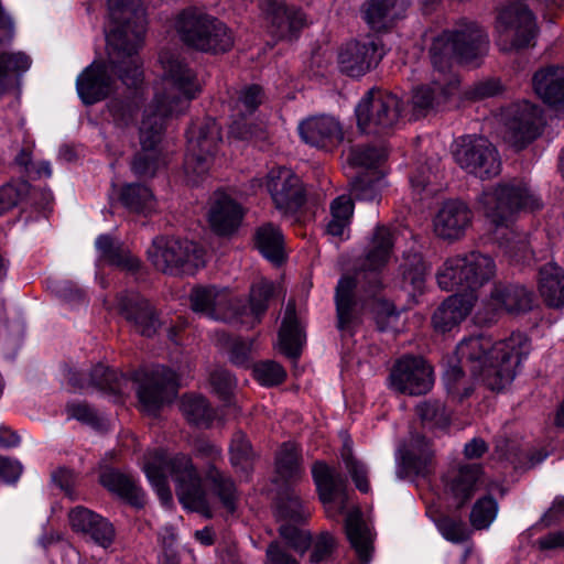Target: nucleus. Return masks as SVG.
Here are the masks:
<instances>
[{
	"mask_svg": "<svg viewBox=\"0 0 564 564\" xmlns=\"http://www.w3.org/2000/svg\"><path fill=\"white\" fill-rule=\"evenodd\" d=\"M416 413L423 425L434 429L446 426L448 419L444 405L438 401H425L416 406Z\"/></svg>",
	"mask_w": 564,
	"mask_h": 564,
	"instance_id": "obj_51",
	"label": "nucleus"
},
{
	"mask_svg": "<svg viewBox=\"0 0 564 564\" xmlns=\"http://www.w3.org/2000/svg\"><path fill=\"white\" fill-rule=\"evenodd\" d=\"M425 263L420 256H413L409 263L403 265V279L408 281L415 290H420L425 280Z\"/></svg>",
	"mask_w": 564,
	"mask_h": 564,
	"instance_id": "obj_59",
	"label": "nucleus"
},
{
	"mask_svg": "<svg viewBox=\"0 0 564 564\" xmlns=\"http://www.w3.org/2000/svg\"><path fill=\"white\" fill-rule=\"evenodd\" d=\"M313 479L318 490L319 498L330 516V505L337 496L344 498L346 488L345 478L323 462H316L312 468Z\"/></svg>",
	"mask_w": 564,
	"mask_h": 564,
	"instance_id": "obj_33",
	"label": "nucleus"
},
{
	"mask_svg": "<svg viewBox=\"0 0 564 564\" xmlns=\"http://www.w3.org/2000/svg\"><path fill=\"white\" fill-rule=\"evenodd\" d=\"M191 306L194 312L227 323L236 322L238 311L234 308V296L226 290L215 286H198L191 293Z\"/></svg>",
	"mask_w": 564,
	"mask_h": 564,
	"instance_id": "obj_19",
	"label": "nucleus"
},
{
	"mask_svg": "<svg viewBox=\"0 0 564 564\" xmlns=\"http://www.w3.org/2000/svg\"><path fill=\"white\" fill-rule=\"evenodd\" d=\"M347 536L355 549L360 562L368 564L372 550L371 533L359 514L350 513L346 519Z\"/></svg>",
	"mask_w": 564,
	"mask_h": 564,
	"instance_id": "obj_39",
	"label": "nucleus"
},
{
	"mask_svg": "<svg viewBox=\"0 0 564 564\" xmlns=\"http://www.w3.org/2000/svg\"><path fill=\"white\" fill-rule=\"evenodd\" d=\"M479 204L489 223L495 227V239L510 257L527 249L522 237L511 227L513 216L520 212H534L543 207L538 193L524 181L512 180L482 192Z\"/></svg>",
	"mask_w": 564,
	"mask_h": 564,
	"instance_id": "obj_6",
	"label": "nucleus"
},
{
	"mask_svg": "<svg viewBox=\"0 0 564 564\" xmlns=\"http://www.w3.org/2000/svg\"><path fill=\"white\" fill-rule=\"evenodd\" d=\"M280 534L290 546L301 553H304L311 544L310 533L291 524L281 525Z\"/></svg>",
	"mask_w": 564,
	"mask_h": 564,
	"instance_id": "obj_58",
	"label": "nucleus"
},
{
	"mask_svg": "<svg viewBox=\"0 0 564 564\" xmlns=\"http://www.w3.org/2000/svg\"><path fill=\"white\" fill-rule=\"evenodd\" d=\"M152 264L170 274H194L204 265V251L187 239L158 238L148 251Z\"/></svg>",
	"mask_w": 564,
	"mask_h": 564,
	"instance_id": "obj_10",
	"label": "nucleus"
},
{
	"mask_svg": "<svg viewBox=\"0 0 564 564\" xmlns=\"http://www.w3.org/2000/svg\"><path fill=\"white\" fill-rule=\"evenodd\" d=\"M116 307L137 333L147 337L156 333L160 322L150 303L139 293L122 292L118 294Z\"/></svg>",
	"mask_w": 564,
	"mask_h": 564,
	"instance_id": "obj_24",
	"label": "nucleus"
},
{
	"mask_svg": "<svg viewBox=\"0 0 564 564\" xmlns=\"http://www.w3.org/2000/svg\"><path fill=\"white\" fill-rule=\"evenodd\" d=\"M101 482L109 490L127 499L132 505L143 506L144 492L133 478L111 470L101 475Z\"/></svg>",
	"mask_w": 564,
	"mask_h": 564,
	"instance_id": "obj_40",
	"label": "nucleus"
},
{
	"mask_svg": "<svg viewBox=\"0 0 564 564\" xmlns=\"http://www.w3.org/2000/svg\"><path fill=\"white\" fill-rule=\"evenodd\" d=\"M181 411L189 423L197 426L207 427L215 417L206 399L199 395H184L181 401Z\"/></svg>",
	"mask_w": 564,
	"mask_h": 564,
	"instance_id": "obj_44",
	"label": "nucleus"
},
{
	"mask_svg": "<svg viewBox=\"0 0 564 564\" xmlns=\"http://www.w3.org/2000/svg\"><path fill=\"white\" fill-rule=\"evenodd\" d=\"M529 351V339L521 333L499 341L486 335L464 339L456 348L458 365L451 366L444 373L446 389L453 395L468 397L473 391L464 373L468 369L489 389L501 390L514 379L518 366Z\"/></svg>",
	"mask_w": 564,
	"mask_h": 564,
	"instance_id": "obj_3",
	"label": "nucleus"
},
{
	"mask_svg": "<svg viewBox=\"0 0 564 564\" xmlns=\"http://www.w3.org/2000/svg\"><path fill=\"white\" fill-rule=\"evenodd\" d=\"M176 390V375L164 366L154 367L143 375L137 388L141 410L148 414H155L174 398Z\"/></svg>",
	"mask_w": 564,
	"mask_h": 564,
	"instance_id": "obj_16",
	"label": "nucleus"
},
{
	"mask_svg": "<svg viewBox=\"0 0 564 564\" xmlns=\"http://www.w3.org/2000/svg\"><path fill=\"white\" fill-rule=\"evenodd\" d=\"M276 473L285 481L295 482L302 476L297 448L292 443H284L276 455Z\"/></svg>",
	"mask_w": 564,
	"mask_h": 564,
	"instance_id": "obj_45",
	"label": "nucleus"
},
{
	"mask_svg": "<svg viewBox=\"0 0 564 564\" xmlns=\"http://www.w3.org/2000/svg\"><path fill=\"white\" fill-rule=\"evenodd\" d=\"M143 469L163 505L172 500L167 486L170 475L176 482V495L186 509L212 516L200 478L188 456L177 454L170 457L163 449L150 452L144 456Z\"/></svg>",
	"mask_w": 564,
	"mask_h": 564,
	"instance_id": "obj_7",
	"label": "nucleus"
},
{
	"mask_svg": "<svg viewBox=\"0 0 564 564\" xmlns=\"http://www.w3.org/2000/svg\"><path fill=\"white\" fill-rule=\"evenodd\" d=\"M335 539L329 533H322L314 543L311 555L312 563H319L328 557L335 549Z\"/></svg>",
	"mask_w": 564,
	"mask_h": 564,
	"instance_id": "obj_63",
	"label": "nucleus"
},
{
	"mask_svg": "<svg viewBox=\"0 0 564 564\" xmlns=\"http://www.w3.org/2000/svg\"><path fill=\"white\" fill-rule=\"evenodd\" d=\"M30 65L31 59L24 53H0V95L11 85L9 72H25Z\"/></svg>",
	"mask_w": 564,
	"mask_h": 564,
	"instance_id": "obj_48",
	"label": "nucleus"
},
{
	"mask_svg": "<svg viewBox=\"0 0 564 564\" xmlns=\"http://www.w3.org/2000/svg\"><path fill=\"white\" fill-rule=\"evenodd\" d=\"M383 55L384 51L376 40L351 42L340 51L338 63L346 75L360 77L375 67Z\"/></svg>",
	"mask_w": 564,
	"mask_h": 564,
	"instance_id": "obj_23",
	"label": "nucleus"
},
{
	"mask_svg": "<svg viewBox=\"0 0 564 564\" xmlns=\"http://www.w3.org/2000/svg\"><path fill=\"white\" fill-rule=\"evenodd\" d=\"M231 463L235 466L247 465L252 457V448L245 434H235L230 445Z\"/></svg>",
	"mask_w": 564,
	"mask_h": 564,
	"instance_id": "obj_60",
	"label": "nucleus"
},
{
	"mask_svg": "<svg viewBox=\"0 0 564 564\" xmlns=\"http://www.w3.org/2000/svg\"><path fill=\"white\" fill-rule=\"evenodd\" d=\"M267 178L268 191L280 212L293 213L303 205L305 195L302 182L290 169H272Z\"/></svg>",
	"mask_w": 564,
	"mask_h": 564,
	"instance_id": "obj_18",
	"label": "nucleus"
},
{
	"mask_svg": "<svg viewBox=\"0 0 564 564\" xmlns=\"http://www.w3.org/2000/svg\"><path fill=\"white\" fill-rule=\"evenodd\" d=\"M341 458L357 489L364 494L369 492L368 468L362 462L354 457L352 448L348 442L344 444Z\"/></svg>",
	"mask_w": 564,
	"mask_h": 564,
	"instance_id": "obj_49",
	"label": "nucleus"
},
{
	"mask_svg": "<svg viewBox=\"0 0 564 564\" xmlns=\"http://www.w3.org/2000/svg\"><path fill=\"white\" fill-rule=\"evenodd\" d=\"M393 243L391 230L386 226H377L354 275H345L339 280L335 301L337 327L343 334L352 335L359 323L355 291L358 288L372 291L380 285L379 274L391 258Z\"/></svg>",
	"mask_w": 564,
	"mask_h": 564,
	"instance_id": "obj_5",
	"label": "nucleus"
},
{
	"mask_svg": "<svg viewBox=\"0 0 564 564\" xmlns=\"http://www.w3.org/2000/svg\"><path fill=\"white\" fill-rule=\"evenodd\" d=\"M475 303L476 296L473 294L457 293L449 296L433 315L434 328L441 333L452 330L466 318Z\"/></svg>",
	"mask_w": 564,
	"mask_h": 564,
	"instance_id": "obj_29",
	"label": "nucleus"
},
{
	"mask_svg": "<svg viewBox=\"0 0 564 564\" xmlns=\"http://www.w3.org/2000/svg\"><path fill=\"white\" fill-rule=\"evenodd\" d=\"M261 10L270 32L279 39L293 40L307 25L304 12L296 7L275 0H263Z\"/></svg>",
	"mask_w": 564,
	"mask_h": 564,
	"instance_id": "obj_20",
	"label": "nucleus"
},
{
	"mask_svg": "<svg viewBox=\"0 0 564 564\" xmlns=\"http://www.w3.org/2000/svg\"><path fill=\"white\" fill-rule=\"evenodd\" d=\"M108 110L118 127H127L133 121L137 107L131 101L115 99L108 104Z\"/></svg>",
	"mask_w": 564,
	"mask_h": 564,
	"instance_id": "obj_57",
	"label": "nucleus"
},
{
	"mask_svg": "<svg viewBox=\"0 0 564 564\" xmlns=\"http://www.w3.org/2000/svg\"><path fill=\"white\" fill-rule=\"evenodd\" d=\"M242 218V209L229 195L216 192L210 200L208 221L219 235L232 232Z\"/></svg>",
	"mask_w": 564,
	"mask_h": 564,
	"instance_id": "obj_28",
	"label": "nucleus"
},
{
	"mask_svg": "<svg viewBox=\"0 0 564 564\" xmlns=\"http://www.w3.org/2000/svg\"><path fill=\"white\" fill-rule=\"evenodd\" d=\"M253 375L263 386H275L285 378L284 369L275 361L267 360L254 365Z\"/></svg>",
	"mask_w": 564,
	"mask_h": 564,
	"instance_id": "obj_54",
	"label": "nucleus"
},
{
	"mask_svg": "<svg viewBox=\"0 0 564 564\" xmlns=\"http://www.w3.org/2000/svg\"><path fill=\"white\" fill-rule=\"evenodd\" d=\"M386 158L382 149L375 147H351L349 149L347 161L351 165L365 166L367 169L375 166Z\"/></svg>",
	"mask_w": 564,
	"mask_h": 564,
	"instance_id": "obj_52",
	"label": "nucleus"
},
{
	"mask_svg": "<svg viewBox=\"0 0 564 564\" xmlns=\"http://www.w3.org/2000/svg\"><path fill=\"white\" fill-rule=\"evenodd\" d=\"M404 0H370L365 9V19L375 31L389 28L405 11Z\"/></svg>",
	"mask_w": 564,
	"mask_h": 564,
	"instance_id": "obj_34",
	"label": "nucleus"
},
{
	"mask_svg": "<svg viewBox=\"0 0 564 564\" xmlns=\"http://www.w3.org/2000/svg\"><path fill=\"white\" fill-rule=\"evenodd\" d=\"M174 26L184 44L202 52H226L234 45L228 28L195 7L182 10L176 15Z\"/></svg>",
	"mask_w": 564,
	"mask_h": 564,
	"instance_id": "obj_8",
	"label": "nucleus"
},
{
	"mask_svg": "<svg viewBox=\"0 0 564 564\" xmlns=\"http://www.w3.org/2000/svg\"><path fill=\"white\" fill-rule=\"evenodd\" d=\"M301 139L315 148L332 151L344 141L341 123L333 116H312L299 124Z\"/></svg>",
	"mask_w": 564,
	"mask_h": 564,
	"instance_id": "obj_22",
	"label": "nucleus"
},
{
	"mask_svg": "<svg viewBox=\"0 0 564 564\" xmlns=\"http://www.w3.org/2000/svg\"><path fill=\"white\" fill-rule=\"evenodd\" d=\"M159 61L163 70L162 88L144 110L140 127L141 151L131 165L139 177H153L165 164L158 150L165 121L183 113L202 90L195 72L178 52L162 51Z\"/></svg>",
	"mask_w": 564,
	"mask_h": 564,
	"instance_id": "obj_2",
	"label": "nucleus"
},
{
	"mask_svg": "<svg viewBox=\"0 0 564 564\" xmlns=\"http://www.w3.org/2000/svg\"><path fill=\"white\" fill-rule=\"evenodd\" d=\"M352 213L354 204L350 197L341 195L335 198L330 204V220L326 227L327 234L341 240L348 238Z\"/></svg>",
	"mask_w": 564,
	"mask_h": 564,
	"instance_id": "obj_41",
	"label": "nucleus"
},
{
	"mask_svg": "<svg viewBox=\"0 0 564 564\" xmlns=\"http://www.w3.org/2000/svg\"><path fill=\"white\" fill-rule=\"evenodd\" d=\"M471 218V210L463 202H446L434 218V231L442 239L457 240L465 235Z\"/></svg>",
	"mask_w": 564,
	"mask_h": 564,
	"instance_id": "obj_25",
	"label": "nucleus"
},
{
	"mask_svg": "<svg viewBox=\"0 0 564 564\" xmlns=\"http://www.w3.org/2000/svg\"><path fill=\"white\" fill-rule=\"evenodd\" d=\"M402 111L401 99L391 93L370 90L356 107L357 124L365 133H382L391 129Z\"/></svg>",
	"mask_w": 564,
	"mask_h": 564,
	"instance_id": "obj_13",
	"label": "nucleus"
},
{
	"mask_svg": "<svg viewBox=\"0 0 564 564\" xmlns=\"http://www.w3.org/2000/svg\"><path fill=\"white\" fill-rule=\"evenodd\" d=\"M96 248L100 259L109 264L128 271H134L140 267V261L108 235H101L97 238Z\"/></svg>",
	"mask_w": 564,
	"mask_h": 564,
	"instance_id": "obj_37",
	"label": "nucleus"
},
{
	"mask_svg": "<svg viewBox=\"0 0 564 564\" xmlns=\"http://www.w3.org/2000/svg\"><path fill=\"white\" fill-rule=\"evenodd\" d=\"M30 185L25 181L8 183L0 187V215L10 210L28 195Z\"/></svg>",
	"mask_w": 564,
	"mask_h": 564,
	"instance_id": "obj_53",
	"label": "nucleus"
},
{
	"mask_svg": "<svg viewBox=\"0 0 564 564\" xmlns=\"http://www.w3.org/2000/svg\"><path fill=\"white\" fill-rule=\"evenodd\" d=\"M441 534L453 543H462L469 538V531L462 520L442 517L436 521Z\"/></svg>",
	"mask_w": 564,
	"mask_h": 564,
	"instance_id": "obj_55",
	"label": "nucleus"
},
{
	"mask_svg": "<svg viewBox=\"0 0 564 564\" xmlns=\"http://www.w3.org/2000/svg\"><path fill=\"white\" fill-rule=\"evenodd\" d=\"M380 181L376 172H364L352 181L351 194L357 199L375 200L378 196Z\"/></svg>",
	"mask_w": 564,
	"mask_h": 564,
	"instance_id": "obj_50",
	"label": "nucleus"
},
{
	"mask_svg": "<svg viewBox=\"0 0 564 564\" xmlns=\"http://www.w3.org/2000/svg\"><path fill=\"white\" fill-rule=\"evenodd\" d=\"M533 295L520 285H495L489 299L484 305L485 323H491L502 313H520L529 311L532 306Z\"/></svg>",
	"mask_w": 564,
	"mask_h": 564,
	"instance_id": "obj_21",
	"label": "nucleus"
},
{
	"mask_svg": "<svg viewBox=\"0 0 564 564\" xmlns=\"http://www.w3.org/2000/svg\"><path fill=\"white\" fill-rule=\"evenodd\" d=\"M210 383L220 395L226 398L235 386V380L227 370L217 369L210 375Z\"/></svg>",
	"mask_w": 564,
	"mask_h": 564,
	"instance_id": "obj_64",
	"label": "nucleus"
},
{
	"mask_svg": "<svg viewBox=\"0 0 564 564\" xmlns=\"http://www.w3.org/2000/svg\"><path fill=\"white\" fill-rule=\"evenodd\" d=\"M285 518L293 521L304 520L310 516V510L304 506L303 500L295 494H291L288 500L281 506Z\"/></svg>",
	"mask_w": 564,
	"mask_h": 564,
	"instance_id": "obj_61",
	"label": "nucleus"
},
{
	"mask_svg": "<svg viewBox=\"0 0 564 564\" xmlns=\"http://www.w3.org/2000/svg\"><path fill=\"white\" fill-rule=\"evenodd\" d=\"M479 465H460L447 476L446 488L456 501L457 507H463L475 494L477 484L481 478Z\"/></svg>",
	"mask_w": 564,
	"mask_h": 564,
	"instance_id": "obj_32",
	"label": "nucleus"
},
{
	"mask_svg": "<svg viewBox=\"0 0 564 564\" xmlns=\"http://www.w3.org/2000/svg\"><path fill=\"white\" fill-rule=\"evenodd\" d=\"M496 272L494 260L481 252L471 251L447 258L436 273L437 284L445 291L474 294L490 281Z\"/></svg>",
	"mask_w": 564,
	"mask_h": 564,
	"instance_id": "obj_9",
	"label": "nucleus"
},
{
	"mask_svg": "<svg viewBox=\"0 0 564 564\" xmlns=\"http://www.w3.org/2000/svg\"><path fill=\"white\" fill-rule=\"evenodd\" d=\"M228 133L230 139L245 142L259 143L268 139L265 124L250 122L247 117H232Z\"/></svg>",
	"mask_w": 564,
	"mask_h": 564,
	"instance_id": "obj_46",
	"label": "nucleus"
},
{
	"mask_svg": "<svg viewBox=\"0 0 564 564\" xmlns=\"http://www.w3.org/2000/svg\"><path fill=\"white\" fill-rule=\"evenodd\" d=\"M220 142L221 130L215 119L206 118L188 130V152L184 163L188 182L195 184L207 174Z\"/></svg>",
	"mask_w": 564,
	"mask_h": 564,
	"instance_id": "obj_11",
	"label": "nucleus"
},
{
	"mask_svg": "<svg viewBox=\"0 0 564 564\" xmlns=\"http://www.w3.org/2000/svg\"><path fill=\"white\" fill-rule=\"evenodd\" d=\"M73 530L90 536L98 545L108 547L115 538L110 522L84 507H76L68 513Z\"/></svg>",
	"mask_w": 564,
	"mask_h": 564,
	"instance_id": "obj_26",
	"label": "nucleus"
},
{
	"mask_svg": "<svg viewBox=\"0 0 564 564\" xmlns=\"http://www.w3.org/2000/svg\"><path fill=\"white\" fill-rule=\"evenodd\" d=\"M121 203L131 212L149 214L155 209L156 200L152 191L140 184H128L120 193Z\"/></svg>",
	"mask_w": 564,
	"mask_h": 564,
	"instance_id": "obj_42",
	"label": "nucleus"
},
{
	"mask_svg": "<svg viewBox=\"0 0 564 564\" xmlns=\"http://www.w3.org/2000/svg\"><path fill=\"white\" fill-rule=\"evenodd\" d=\"M273 293L274 284L261 279L251 286L250 304L248 307H240V301L234 297V308L238 311V318L236 321L250 327L254 326L267 311L269 300L273 296Z\"/></svg>",
	"mask_w": 564,
	"mask_h": 564,
	"instance_id": "obj_31",
	"label": "nucleus"
},
{
	"mask_svg": "<svg viewBox=\"0 0 564 564\" xmlns=\"http://www.w3.org/2000/svg\"><path fill=\"white\" fill-rule=\"evenodd\" d=\"M497 44L503 52L517 51L530 45L536 24L529 8L520 2L503 8L497 18Z\"/></svg>",
	"mask_w": 564,
	"mask_h": 564,
	"instance_id": "obj_14",
	"label": "nucleus"
},
{
	"mask_svg": "<svg viewBox=\"0 0 564 564\" xmlns=\"http://www.w3.org/2000/svg\"><path fill=\"white\" fill-rule=\"evenodd\" d=\"M488 46L487 34L474 22L459 24L436 36L430 50L433 79L413 91L412 106L416 115L440 106L456 93L459 79L451 72L453 61L473 63L487 54Z\"/></svg>",
	"mask_w": 564,
	"mask_h": 564,
	"instance_id": "obj_4",
	"label": "nucleus"
},
{
	"mask_svg": "<svg viewBox=\"0 0 564 564\" xmlns=\"http://www.w3.org/2000/svg\"><path fill=\"white\" fill-rule=\"evenodd\" d=\"M501 121L506 127L505 138L518 149L533 141L543 126L540 109L527 100L506 108L501 112Z\"/></svg>",
	"mask_w": 564,
	"mask_h": 564,
	"instance_id": "obj_15",
	"label": "nucleus"
},
{
	"mask_svg": "<svg viewBox=\"0 0 564 564\" xmlns=\"http://www.w3.org/2000/svg\"><path fill=\"white\" fill-rule=\"evenodd\" d=\"M373 315L380 330L386 332L397 327L399 313L391 303L378 301L373 308Z\"/></svg>",
	"mask_w": 564,
	"mask_h": 564,
	"instance_id": "obj_56",
	"label": "nucleus"
},
{
	"mask_svg": "<svg viewBox=\"0 0 564 564\" xmlns=\"http://www.w3.org/2000/svg\"><path fill=\"white\" fill-rule=\"evenodd\" d=\"M264 94L260 86L249 85L240 88L230 98L231 117H248L263 102Z\"/></svg>",
	"mask_w": 564,
	"mask_h": 564,
	"instance_id": "obj_43",
	"label": "nucleus"
},
{
	"mask_svg": "<svg viewBox=\"0 0 564 564\" xmlns=\"http://www.w3.org/2000/svg\"><path fill=\"white\" fill-rule=\"evenodd\" d=\"M303 341L302 329L295 315V304L289 302L285 306L282 325L279 332L280 349L289 357H296Z\"/></svg>",
	"mask_w": 564,
	"mask_h": 564,
	"instance_id": "obj_36",
	"label": "nucleus"
},
{
	"mask_svg": "<svg viewBox=\"0 0 564 564\" xmlns=\"http://www.w3.org/2000/svg\"><path fill=\"white\" fill-rule=\"evenodd\" d=\"M498 502L491 496L479 498L473 506L469 522L475 530L488 529L497 518Z\"/></svg>",
	"mask_w": 564,
	"mask_h": 564,
	"instance_id": "obj_47",
	"label": "nucleus"
},
{
	"mask_svg": "<svg viewBox=\"0 0 564 564\" xmlns=\"http://www.w3.org/2000/svg\"><path fill=\"white\" fill-rule=\"evenodd\" d=\"M116 380L117 375L115 371L102 365L96 366L90 373V383L100 389L116 390Z\"/></svg>",
	"mask_w": 564,
	"mask_h": 564,
	"instance_id": "obj_62",
	"label": "nucleus"
},
{
	"mask_svg": "<svg viewBox=\"0 0 564 564\" xmlns=\"http://www.w3.org/2000/svg\"><path fill=\"white\" fill-rule=\"evenodd\" d=\"M535 94L551 106H564V66L540 68L532 78Z\"/></svg>",
	"mask_w": 564,
	"mask_h": 564,
	"instance_id": "obj_30",
	"label": "nucleus"
},
{
	"mask_svg": "<svg viewBox=\"0 0 564 564\" xmlns=\"http://www.w3.org/2000/svg\"><path fill=\"white\" fill-rule=\"evenodd\" d=\"M453 158L462 170L480 180L497 176L501 161L495 145L482 137L465 135L453 148Z\"/></svg>",
	"mask_w": 564,
	"mask_h": 564,
	"instance_id": "obj_12",
	"label": "nucleus"
},
{
	"mask_svg": "<svg viewBox=\"0 0 564 564\" xmlns=\"http://www.w3.org/2000/svg\"><path fill=\"white\" fill-rule=\"evenodd\" d=\"M196 451L199 456L206 457L213 464L220 457V449L208 442H200ZM206 478L214 485V491L219 497L223 506L230 512L235 511L238 495L231 479L225 477L215 465H210Z\"/></svg>",
	"mask_w": 564,
	"mask_h": 564,
	"instance_id": "obj_27",
	"label": "nucleus"
},
{
	"mask_svg": "<svg viewBox=\"0 0 564 564\" xmlns=\"http://www.w3.org/2000/svg\"><path fill=\"white\" fill-rule=\"evenodd\" d=\"M106 28L108 65L94 62L78 76L76 88L86 105L106 98L112 90L115 73L129 87L142 80L138 54L145 34V12L140 0H108Z\"/></svg>",
	"mask_w": 564,
	"mask_h": 564,
	"instance_id": "obj_1",
	"label": "nucleus"
},
{
	"mask_svg": "<svg viewBox=\"0 0 564 564\" xmlns=\"http://www.w3.org/2000/svg\"><path fill=\"white\" fill-rule=\"evenodd\" d=\"M256 246L264 258L273 263L284 259V238L280 228L265 224L256 231Z\"/></svg>",
	"mask_w": 564,
	"mask_h": 564,
	"instance_id": "obj_38",
	"label": "nucleus"
},
{
	"mask_svg": "<svg viewBox=\"0 0 564 564\" xmlns=\"http://www.w3.org/2000/svg\"><path fill=\"white\" fill-rule=\"evenodd\" d=\"M389 388L398 393L421 395L429 392L433 386V371L426 361L420 357H403L392 367Z\"/></svg>",
	"mask_w": 564,
	"mask_h": 564,
	"instance_id": "obj_17",
	"label": "nucleus"
},
{
	"mask_svg": "<svg viewBox=\"0 0 564 564\" xmlns=\"http://www.w3.org/2000/svg\"><path fill=\"white\" fill-rule=\"evenodd\" d=\"M539 291L544 302L551 307L564 305V270L550 262L540 269Z\"/></svg>",
	"mask_w": 564,
	"mask_h": 564,
	"instance_id": "obj_35",
	"label": "nucleus"
}]
</instances>
